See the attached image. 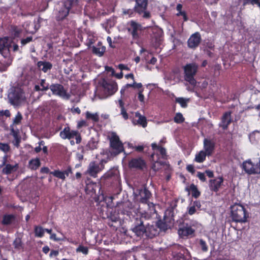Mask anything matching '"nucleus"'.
<instances>
[{
    "label": "nucleus",
    "mask_w": 260,
    "mask_h": 260,
    "mask_svg": "<svg viewBox=\"0 0 260 260\" xmlns=\"http://www.w3.org/2000/svg\"><path fill=\"white\" fill-rule=\"evenodd\" d=\"M88 126L87 122L85 120H81L77 122V128L79 129L83 127H87Z\"/></svg>",
    "instance_id": "nucleus-52"
},
{
    "label": "nucleus",
    "mask_w": 260,
    "mask_h": 260,
    "mask_svg": "<svg viewBox=\"0 0 260 260\" xmlns=\"http://www.w3.org/2000/svg\"><path fill=\"white\" fill-rule=\"evenodd\" d=\"M137 13L135 8L133 9H123L122 14L123 15H127L129 17H134L136 16Z\"/></svg>",
    "instance_id": "nucleus-38"
},
{
    "label": "nucleus",
    "mask_w": 260,
    "mask_h": 260,
    "mask_svg": "<svg viewBox=\"0 0 260 260\" xmlns=\"http://www.w3.org/2000/svg\"><path fill=\"white\" fill-rule=\"evenodd\" d=\"M143 89H141L138 93V100L141 102H144V95L143 94Z\"/></svg>",
    "instance_id": "nucleus-59"
},
{
    "label": "nucleus",
    "mask_w": 260,
    "mask_h": 260,
    "mask_svg": "<svg viewBox=\"0 0 260 260\" xmlns=\"http://www.w3.org/2000/svg\"><path fill=\"white\" fill-rule=\"evenodd\" d=\"M202 42L200 33L197 31L192 34L187 40V44L189 48L194 50L197 49Z\"/></svg>",
    "instance_id": "nucleus-16"
},
{
    "label": "nucleus",
    "mask_w": 260,
    "mask_h": 260,
    "mask_svg": "<svg viewBox=\"0 0 260 260\" xmlns=\"http://www.w3.org/2000/svg\"><path fill=\"white\" fill-rule=\"evenodd\" d=\"M154 155H155V153H152L151 155V158L152 159V161H154L155 163H154L152 165V167H151V168L152 169H153V170H154L155 171H156L158 170V168H156V164H159L160 166H161L162 165V163L161 161H159V157H158V156H157V159L156 160H154ZM157 155H158V154H157Z\"/></svg>",
    "instance_id": "nucleus-47"
},
{
    "label": "nucleus",
    "mask_w": 260,
    "mask_h": 260,
    "mask_svg": "<svg viewBox=\"0 0 260 260\" xmlns=\"http://www.w3.org/2000/svg\"><path fill=\"white\" fill-rule=\"evenodd\" d=\"M0 150L5 153H7L10 150V146L8 143L0 142Z\"/></svg>",
    "instance_id": "nucleus-51"
},
{
    "label": "nucleus",
    "mask_w": 260,
    "mask_h": 260,
    "mask_svg": "<svg viewBox=\"0 0 260 260\" xmlns=\"http://www.w3.org/2000/svg\"><path fill=\"white\" fill-rule=\"evenodd\" d=\"M15 167H16V165L12 166L10 164H7L3 169V173L5 174H11Z\"/></svg>",
    "instance_id": "nucleus-45"
},
{
    "label": "nucleus",
    "mask_w": 260,
    "mask_h": 260,
    "mask_svg": "<svg viewBox=\"0 0 260 260\" xmlns=\"http://www.w3.org/2000/svg\"><path fill=\"white\" fill-rule=\"evenodd\" d=\"M231 217L236 222L245 223L249 217V213L244 206L235 203L231 206Z\"/></svg>",
    "instance_id": "nucleus-2"
},
{
    "label": "nucleus",
    "mask_w": 260,
    "mask_h": 260,
    "mask_svg": "<svg viewBox=\"0 0 260 260\" xmlns=\"http://www.w3.org/2000/svg\"><path fill=\"white\" fill-rule=\"evenodd\" d=\"M40 86L41 87L42 91H46L49 89H50V85L48 83L46 82L45 79H41L39 83Z\"/></svg>",
    "instance_id": "nucleus-43"
},
{
    "label": "nucleus",
    "mask_w": 260,
    "mask_h": 260,
    "mask_svg": "<svg viewBox=\"0 0 260 260\" xmlns=\"http://www.w3.org/2000/svg\"><path fill=\"white\" fill-rule=\"evenodd\" d=\"M197 176L203 182L206 181V178L204 173L198 172Z\"/></svg>",
    "instance_id": "nucleus-54"
},
{
    "label": "nucleus",
    "mask_w": 260,
    "mask_h": 260,
    "mask_svg": "<svg viewBox=\"0 0 260 260\" xmlns=\"http://www.w3.org/2000/svg\"><path fill=\"white\" fill-rule=\"evenodd\" d=\"M101 86L107 96L114 94L117 90V84L116 82L105 79L102 81Z\"/></svg>",
    "instance_id": "nucleus-14"
},
{
    "label": "nucleus",
    "mask_w": 260,
    "mask_h": 260,
    "mask_svg": "<svg viewBox=\"0 0 260 260\" xmlns=\"http://www.w3.org/2000/svg\"><path fill=\"white\" fill-rule=\"evenodd\" d=\"M50 174L52 175L53 176L62 180H64L66 178V177L64 175L63 172L59 170H55L53 171L50 172Z\"/></svg>",
    "instance_id": "nucleus-39"
},
{
    "label": "nucleus",
    "mask_w": 260,
    "mask_h": 260,
    "mask_svg": "<svg viewBox=\"0 0 260 260\" xmlns=\"http://www.w3.org/2000/svg\"><path fill=\"white\" fill-rule=\"evenodd\" d=\"M156 226L158 229H159L160 230L165 231L168 229V225L166 221V217H164V220H158L156 223Z\"/></svg>",
    "instance_id": "nucleus-32"
},
{
    "label": "nucleus",
    "mask_w": 260,
    "mask_h": 260,
    "mask_svg": "<svg viewBox=\"0 0 260 260\" xmlns=\"http://www.w3.org/2000/svg\"><path fill=\"white\" fill-rule=\"evenodd\" d=\"M59 136L63 140H71L75 138L77 144H80L82 141L81 135L78 131L71 129L69 126L64 127L60 132Z\"/></svg>",
    "instance_id": "nucleus-8"
},
{
    "label": "nucleus",
    "mask_w": 260,
    "mask_h": 260,
    "mask_svg": "<svg viewBox=\"0 0 260 260\" xmlns=\"http://www.w3.org/2000/svg\"><path fill=\"white\" fill-rule=\"evenodd\" d=\"M205 173L209 178H213V177H214V173L211 170H207L205 171Z\"/></svg>",
    "instance_id": "nucleus-63"
},
{
    "label": "nucleus",
    "mask_w": 260,
    "mask_h": 260,
    "mask_svg": "<svg viewBox=\"0 0 260 260\" xmlns=\"http://www.w3.org/2000/svg\"><path fill=\"white\" fill-rule=\"evenodd\" d=\"M243 5H256L260 8V0H243Z\"/></svg>",
    "instance_id": "nucleus-48"
},
{
    "label": "nucleus",
    "mask_w": 260,
    "mask_h": 260,
    "mask_svg": "<svg viewBox=\"0 0 260 260\" xmlns=\"http://www.w3.org/2000/svg\"><path fill=\"white\" fill-rule=\"evenodd\" d=\"M50 90L53 95L66 100H69L70 98V95L68 93L67 90L60 84H52L50 85Z\"/></svg>",
    "instance_id": "nucleus-15"
},
{
    "label": "nucleus",
    "mask_w": 260,
    "mask_h": 260,
    "mask_svg": "<svg viewBox=\"0 0 260 260\" xmlns=\"http://www.w3.org/2000/svg\"><path fill=\"white\" fill-rule=\"evenodd\" d=\"M108 139L110 148L112 150L110 152L112 156H115L124 151L123 145L116 133L112 132L111 136H108Z\"/></svg>",
    "instance_id": "nucleus-4"
},
{
    "label": "nucleus",
    "mask_w": 260,
    "mask_h": 260,
    "mask_svg": "<svg viewBox=\"0 0 260 260\" xmlns=\"http://www.w3.org/2000/svg\"><path fill=\"white\" fill-rule=\"evenodd\" d=\"M222 176H219L215 179H210L209 181V187L210 189L213 192H217L223 183Z\"/></svg>",
    "instance_id": "nucleus-20"
},
{
    "label": "nucleus",
    "mask_w": 260,
    "mask_h": 260,
    "mask_svg": "<svg viewBox=\"0 0 260 260\" xmlns=\"http://www.w3.org/2000/svg\"><path fill=\"white\" fill-rule=\"evenodd\" d=\"M16 87H14L11 91L8 93V99L12 105H16Z\"/></svg>",
    "instance_id": "nucleus-33"
},
{
    "label": "nucleus",
    "mask_w": 260,
    "mask_h": 260,
    "mask_svg": "<svg viewBox=\"0 0 260 260\" xmlns=\"http://www.w3.org/2000/svg\"><path fill=\"white\" fill-rule=\"evenodd\" d=\"M77 3V0H65L63 6L59 9L56 16L57 21H61L66 18L72 7Z\"/></svg>",
    "instance_id": "nucleus-9"
},
{
    "label": "nucleus",
    "mask_w": 260,
    "mask_h": 260,
    "mask_svg": "<svg viewBox=\"0 0 260 260\" xmlns=\"http://www.w3.org/2000/svg\"><path fill=\"white\" fill-rule=\"evenodd\" d=\"M231 114L232 112L231 111H228L225 112L221 117V121L219 126L222 127L223 130H226L232 121Z\"/></svg>",
    "instance_id": "nucleus-21"
},
{
    "label": "nucleus",
    "mask_w": 260,
    "mask_h": 260,
    "mask_svg": "<svg viewBox=\"0 0 260 260\" xmlns=\"http://www.w3.org/2000/svg\"><path fill=\"white\" fill-rule=\"evenodd\" d=\"M242 169L249 175L259 174L260 160L255 165L250 159L244 161L242 164Z\"/></svg>",
    "instance_id": "nucleus-13"
},
{
    "label": "nucleus",
    "mask_w": 260,
    "mask_h": 260,
    "mask_svg": "<svg viewBox=\"0 0 260 260\" xmlns=\"http://www.w3.org/2000/svg\"><path fill=\"white\" fill-rule=\"evenodd\" d=\"M3 116H5L7 117H9L11 116V113L9 110H1L0 111V117H2Z\"/></svg>",
    "instance_id": "nucleus-58"
},
{
    "label": "nucleus",
    "mask_w": 260,
    "mask_h": 260,
    "mask_svg": "<svg viewBox=\"0 0 260 260\" xmlns=\"http://www.w3.org/2000/svg\"><path fill=\"white\" fill-rule=\"evenodd\" d=\"M128 168L132 169H135L139 170H143L146 166V164L142 157L133 158L129 160L128 163Z\"/></svg>",
    "instance_id": "nucleus-17"
},
{
    "label": "nucleus",
    "mask_w": 260,
    "mask_h": 260,
    "mask_svg": "<svg viewBox=\"0 0 260 260\" xmlns=\"http://www.w3.org/2000/svg\"><path fill=\"white\" fill-rule=\"evenodd\" d=\"M105 50L106 47L103 46L99 47L95 46H93L92 47V52L100 57L103 55Z\"/></svg>",
    "instance_id": "nucleus-37"
},
{
    "label": "nucleus",
    "mask_w": 260,
    "mask_h": 260,
    "mask_svg": "<svg viewBox=\"0 0 260 260\" xmlns=\"http://www.w3.org/2000/svg\"><path fill=\"white\" fill-rule=\"evenodd\" d=\"M185 119L181 113H177L174 118V121L176 123H181L184 122Z\"/></svg>",
    "instance_id": "nucleus-46"
},
{
    "label": "nucleus",
    "mask_w": 260,
    "mask_h": 260,
    "mask_svg": "<svg viewBox=\"0 0 260 260\" xmlns=\"http://www.w3.org/2000/svg\"><path fill=\"white\" fill-rule=\"evenodd\" d=\"M101 182L108 187H117L120 183V176L117 169H111L101 178Z\"/></svg>",
    "instance_id": "nucleus-3"
},
{
    "label": "nucleus",
    "mask_w": 260,
    "mask_h": 260,
    "mask_svg": "<svg viewBox=\"0 0 260 260\" xmlns=\"http://www.w3.org/2000/svg\"><path fill=\"white\" fill-rule=\"evenodd\" d=\"M34 232L36 237L41 238L44 236L45 230L40 226H36Z\"/></svg>",
    "instance_id": "nucleus-42"
},
{
    "label": "nucleus",
    "mask_w": 260,
    "mask_h": 260,
    "mask_svg": "<svg viewBox=\"0 0 260 260\" xmlns=\"http://www.w3.org/2000/svg\"><path fill=\"white\" fill-rule=\"evenodd\" d=\"M121 114L125 120H127L128 118V114L127 113L125 108L121 109Z\"/></svg>",
    "instance_id": "nucleus-61"
},
{
    "label": "nucleus",
    "mask_w": 260,
    "mask_h": 260,
    "mask_svg": "<svg viewBox=\"0 0 260 260\" xmlns=\"http://www.w3.org/2000/svg\"><path fill=\"white\" fill-rule=\"evenodd\" d=\"M23 27L27 33L35 34L39 28V24L34 22H25L23 25Z\"/></svg>",
    "instance_id": "nucleus-23"
},
{
    "label": "nucleus",
    "mask_w": 260,
    "mask_h": 260,
    "mask_svg": "<svg viewBox=\"0 0 260 260\" xmlns=\"http://www.w3.org/2000/svg\"><path fill=\"white\" fill-rule=\"evenodd\" d=\"M185 190L189 192L191 191L192 197L196 199L198 198L201 195V192L198 190L197 186L193 183L191 184L189 187H186Z\"/></svg>",
    "instance_id": "nucleus-25"
},
{
    "label": "nucleus",
    "mask_w": 260,
    "mask_h": 260,
    "mask_svg": "<svg viewBox=\"0 0 260 260\" xmlns=\"http://www.w3.org/2000/svg\"><path fill=\"white\" fill-rule=\"evenodd\" d=\"M148 0H136L134 8L137 14L142 16L144 19H149L151 15L149 11H147Z\"/></svg>",
    "instance_id": "nucleus-10"
},
{
    "label": "nucleus",
    "mask_w": 260,
    "mask_h": 260,
    "mask_svg": "<svg viewBox=\"0 0 260 260\" xmlns=\"http://www.w3.org/2000/svg\"><path fill=\"white\" fill-rule=\"evenodd\" d=\"M86 148L88 150L96 149L98 148V143L93 140H90L86 145Z\"/></svg>",
    "instance_id": "nucleus-44"
},
{
    "label": "nucleus",
    "mask_w": 260,
    "mask_h": 260,
    "mask_svg": "<svg viewBox=\"0 0 260 260\" xmlns=\"http://www.w3.org/2000/svg\"><path fill=\"white\" fill-rule=\"evenodd\" d=\"M32 40V37H27L25 39H22L21 40V44L22 46H24L26 45V44L29 43Z\"/></svg>",
    "instance_id": "nucleus-55"
},
{
    "label": "nucleus",
    "mask_w": 260,
    "mask_h": 260,
    "mask_svg": "<svg viewBox=\"0 0 260 260\" xmlns=\"http://www.w3.org/2000/svg\"><path fill=\"white\" fill-rule=\"evenodd\" d=\"M176 15L177 16H182L184 21H187L188 20L187 14L185 11L181 12H177Z\"/></svg>",
    "instance_id": "nucleus-56"
},
{
    "label": "nucleus",
    "mask_w": 260,
    "mask_h": 260,
    "mask_svg": "<svg viewBox=\"0 0 260 260\" xmlns=\"http://www.w3.org/2000/svg\"><path fill=\"white\" fill-rule=\"evenodd\" d=\"M192 205L198 209H200L201 204L200 201L196 200L193 202Z\"/></svg>",
    "instance_id": "nucleus-62"
},
{
    "label": "nucleus",
    "mask_w": 260,
    "mask_h": 260,
    "mask_svg": "<svg viewBox=\"0 0 260 260\" xmlns=\"http://www.w3.org/2000/svg\"><path fill=\"white\" fill-rule=\"evenodd\" d=\"M85 115L86 120H91L94 123L99 121L100 117L97 113H91L87 111L85 113Z\"/></svg>",
    "instance_id": "nucleus-30"
},
{
    "label": "nucleus",
    "mask_w": 260,
    "mask_h": 260,
    "mask_svg": "<svg viewBox=\"0 0 260 260\" xmlns=\"http://www.w3.org/2000/svg\"><path fill=\"white\" fill-rule=\"evenodd\" d=\"M159 233L156 225H150L147 223L146 226V232L145 234L146 237L152 239L156 236L158 235Z\"/></svg>",
    "instance_id": "nucleus-22"
},
{
    "label": "nucleus",
    "mask_w": 260,
    "mask_h": 260,
    "mask_svg": "<svg viewBox=\"0 0 260 260\" xmlns=\"http://www.w3.org/2000/svg\"><path fill=\"white\" fill-rule=\"evenodd\" d=\"M26 102L25 93L17 87V106L23 104Z\"/></svg>",
    "instance_id": "nucleus-29"
},
{
    "label": "nucleus",
    "mask_w": 260,
    "mask_h": 260,
    "mask_svg": "<svg viewBox=\"0 0 260 260\" xmlns=\"http://www.w3.org/2000/svg\"><path fill=\"white\" fill-rule=\"evenodd\" d=\"M130 27L128 28V31H131V34L134 39H137L139 37L138 30L140 29L141 25L134 20H132L130 23Z\"/></svg>",
    "instance_id": "nucleus-24"
},
{
    "label": "nucleus",
    "mask_w": 260,
    "mask_h": 260,
    "mask_svg": "<svg viewBox=\"0 0 260 260\" xmlns=\"http://www.w3.org/2000/svg\"><path fill=\"white\" fill-rule=\"evenodd\" d=\"M118 68L120 70H121V71H122V70L129 71L130 70V69L127 66H126L124 64H119L118 65Z\"/></svg>",
    "instance_id": "nucleus-64"
},
{
    "label": "nucleus",
    "mask_w": 260,
    "mask_h": 260,
    "mask_svg": "<svg viewBox=\"0 0 260 260\" xmlns=\"http://www.w3.org/2000/svg\"><path fill=\"white\" fill-rule=\"evenodd\" d=\"M88 248L87 247L84 246L82 245H80L78 246L76 249V252H82L83 254L85 255H87L88 253Z\"/></svg>",
    "instance_id": "nucleus-50"
},
{
    "label": "nucleus",
    "mask_w": 260,
    "mask_h": 260,
    "mask_svg": "<svg viewBox=\"0 0 260 260\" xmlns=\"http://www.w3.org/2000/svg\"><path fill=\"white\" fill-rule=\"evenodd\" d=\"M16 124V116L13 119V124L10 125L11 128V135L14 137L13 144L16 145V131L14 129V126Z\"/></svg>",
    "instance_id": "nucleus-40"
},
{
    "label": "nucleus",
    "mask_w": 260,
    "mask_h": 260,
    "mask_svg": "<svg viewBox=\"0 0 260 260\" xmlns=\"http://www.w3.org/2000/svg\"><path fill=\"white\" fill-rule=\"evenodd\" d=\"M186 170L188 172L193 174L195 173V169L192 165H188L186 166Z\"/></svg>",
    "instance_id": "nucleus-60"
},
{
    "label": "nucleus",
    "mask_w": 260,
    "mask_h": 260,
    "mask_svg": "<svg viewBox=\"0 0 260 260\" xmlns=\"http://www.w3.org/2000/svg\"><path fill=\"white\" fill-rule=\"evenodd\" d=\"M195 232V226L190 222H182L179 225L178 234L181 238H192Z\"/></svg>",
    "instance_id": "nucleus-6"
},
{
    "label": "nucleus",
    "mask_w": 260,
    "mask_h": 260,
    "mask_svg": "<svg viewBox=\"0 0 260 260\" xmlns=\"http://www.w3.org/2000/svg\"><path fill=\"white\" fill-rule=\"evenodd\" d=\"M129 87H133L134 88H138L140 89L142 87V84L141 83H136V82H134L132 84H127L125 86H124L120 90V93L121 94H123L124 93L125 90Z\"/></svg>",
    "instance_id": "nucleus-31"
},
{
    "label": "nucleus",
    "mask_w": 260,
    "mask_h": 260,
    "mask_svg": "<svg viewBox=\"0 0 260 260\" xmlns=\"http://www.w3.org/2000/svg\"><path fill=\"white\" fill-rule=\"evenodd\" d=\"M187 209V213L190 215H192L194 214L197 211L196 208L192 204V205L188 207Z\"/></svg>",
    "instance_id": "nucleus-53"
},
{
    "label": "nucleus",
    "mask_w": 260,
    "mask_h": 260,
    "mask_svg": "<svg viewBox=\"0 0 260 260\" xmlns=\"http://www.w3.org/2000/svg\"><path fill=\"white\" fill-rule=\"evenodd\" d=\"M150 217V216L147 214H142L141 216L135 219V221L134 223L132 228V231L136 234L137 236H143L146 232V226H145L144 223V219L145 220L148 219Z\"/></svg>",
    "instance_id": "nucleus-7"
},
{
    "label": "nucleus",
    "mask_w": 260,
    "mask_h": 260,
    "mask_svg": "<svg viewBox=\"0 0 260 260\" xmlns=\"http://www.w3.org/2000/svg\"><path fill=\"white\" fill-rule=\"evenodd\" d=\"M151 147L153 150H157L159 151L160 155H161V157L164 159L166 158L167 157V152L165 148L158 146L156 143H153L151 144Z\"/></svg>",
    "instance_id": "nucleus-27"
},
{
    "label": "nucleus",
    "mask_w": 260,
    "mask_h": 260,
    "mask_svg": "<svg viewBox=\"0 0 260 260\" xmlns=\"http://www.w3.org/2000/svg\"><path fill=\"white\" fill-rule=\"evenodd\" d=\"M139 194L140 196V202L143 204H147L149 206L150 205L154 207L152 203H149V200L152 196L151 192L145 187L139 190Z\"/></svg>",
    "instance_id": "nucleus-19"
},
{
    "label": "nucleus",
    "mask_w": 260,
    "mask_h": 260,
    "mask_svg": "<svg viewBox=\"0 0 260 260\" xmlns=\"http://www.w3.org/2000/svg\"><path fill=\"white\" fill-rule=\"evenodd\" d=\"M215 142L213 139L205 138L203 141L204 151L208 156H211L215 149Z\"/></svg>",
    "instance_id": "nucleus-18"
},
{
    "label": "nucleus",
    "mask_w": 260,
    "mask_h": 260,
    "mask_svg": "<svg viewBox=\"0 0 260 260\" xmlns=\"http://www.w3.org/2000/svg\"><path fill=\"white\" fill-rule=\"evenodd\" d=\"M127 203L129 202H126L120 204L117 207L118 213H116L115 212L113 214L111 213L110 215L108 216L109 220L112 222H116L118 221L120 219L118 214H121L122 215H129V213H131V208H129L128 207Z\"/></svg>",
    "instance_id": "nucleus-12"
},
{
    "label": "nucleus",
    "mask_w": 260,
    "mask_h": 260,
    "mask_svg": "<svg viewBox=\"0 0 260 260\" xmlns=\"http://www.w3.org/2000/svg\"><path fill=\"white\" fill-rule=\"evenodd\" d=\"M65 176H69L70 174H72V169L70 166L67 167V169L62 171Z\"/></svg>",
    "instance_id": "nucleus-57"
},
{
    "label": "nucleus",
    "mask_w": 260,
    "mask_h": 260,
    "mask_svg": "<svg viewBox=\"0 0 260 260\" xmlns=\"http://www.w3.org/2000/svg\"><path fill=\"white\" fill-rule=\"evenodd\" d=\"M198 69V66L195 62L186 64L184 67V79L192 85L196 84V80L194 76Z\"/></svg>",
    "instance_id": "nucleus-5"
},
{
    "label": "nucleus",
    "mask_w": 260,
    "mask_h": 260,
    "mask_svg": "<svg viewBox=\"0 0 260 260\" xmlns=\"http://www.w3.org/2000/svg\"><path fill=\"white\" fill-rule=\"evenodd\" d=\"M37 65L40 68L42 67L41 70L44 73L47 72L48 70H51L52 68V63L49 61H39L38 62Z\"/></svg>",
    "instance_id": "nucleus-26"
},
{
    "label": "nucleus",
    "mask_w": 260,
    "mask_h": 260,
    "mask_svg": "<svg viewBox=\"0 0 260 260\" xmlns=\"http://www.w3.org/2000/svg\"><path fill=\"white\" fill-rule=\"evenodd\" d=\"M207 156V153L204 150H201L196 154L194 161L198 163H202L206 160Z\"/></svg>",
    "instance_id": "nucleus-28"
},
{
    "label": "nucleus",
    "mask_w": 260,
    "mask_h": 260,
    "mask_svg": "<svg viewBox=\"0 0 260 260\" xmlns=\"http://www.w3.org/2000/svg\"><path fill=\"white\" fill-rule=\"evenodd\" d=\"M175 101L179 103L182 108H186L187 106V100L183 98H176Z\"/></svg>",
    "instance_id": "nucleus-49"
},
{
    "label": "nucleus",
    "mask_w": 260,
    "mask_h": 260,
    "mask_svg": "<svg viewBox=\"0 0 260 260\" xmlns=\"http://www.w3.org/2000/svg\"><path fill=\"white\" fill-rule=\"evenodd\" d=\"M41 165V162L39 158H37L35 159H32L29 161L28 167L29 168L33 170H36Z\"/></svg>",
    "instance_id": "nucleus-35"
},
{
    "label": "nucleus",
    "mask_w": 260,
    "mask_h": 260,
    "mask_svg": "<svg viewBox=\"0 0 260 260\" xmlns=\"http://www.w3.org/2000/svg\"><path fill=\"white\" fill-rule=\"evenodd\" d=\"M15 216L12 214H6L3 216L2 223L4 225L10 224L14 220Z\"/></svg>",
    "instance_id": "nucleus-34"
},
{
    "label": "nucleus",
    "mask_w": 260,
    "mask_h": 260,
    "mask_svg": "<svg viewBox=\"0 0 260 260\" xmlns=\"http://www.w3.org/2000/svg\"><path fill=\"white\" fill-rule=\"evenodd\" d=\"M198 246L201 248L203 252H206L208 250V246L206 242L202 239L199 240Z\"/></svg>",
    "instance_id": "nucleus-41"
},
{
    "label": "nucleus",
    "mask_w": 260,
    "mask_h": 260,
    "mask_svg": "<svg viewBox=\"0 0 260 260\" xmlns=\"http://www.w3.org/2000/svg\"><path fill=\"white\" fill-rule=\"evenodd\" d=\"M16 37V26L11 25L9 30V36L0 39V53L4 58L9 56L11 49L16 50V43L14 40Z\"/></svg>",
    "instance_id": "nucleus-1"
},
{
    "label": "nucleus",
    "mask_w": 260,
    "mask_h": 260,
    "mask_svg": "<svg viewBox=\"0 0 260 260\" xmlns=\"http://www.w3.org/2000/svg\"><path fill=\"white\" fill-rule=\"evenodd\" d=\"M106 162L104 159H102L100 162L96 161H91L88 165L86 174L92 177H96L98 174L104 169V163Z\"/></svg>",
    "instance_id": "nucleus-11"
},
{
    "label": "nucleus",
    "mask_w": 260,
    "mask_h": 260,
    "mask_svg": "<svg viewBox=\"0 0 260 260\" xmlns=\"http://www.w3.org/2000/svg\"><path fill=\"white\" fill-rule=\"evenodd\" d=\"M136 117H138V119L137 120V123L140 125H141L143 127H145L147 126V122L146 118L141 115L139 113H136Z\"/></svg>",
    "instance_id": "nucleus-36"
}]
</instances>
